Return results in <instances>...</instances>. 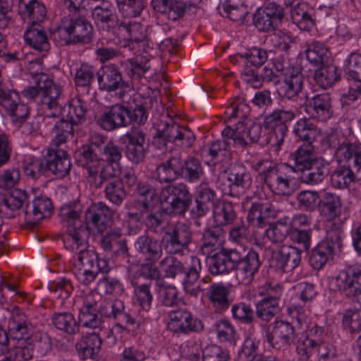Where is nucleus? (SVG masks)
<instances>
[{
    "mask_svg": "<svg viewBox=\"0 0 361 361\" xmlns=\"http://www.w3.org/2000/svg\"><path fill=\"white\" fill-rule=\"evenodd\" d=\"M87 226H82L67 228L63 237L65 247L75 252L70 262L71 271L77 281L84 286L94 281L99 273L108 274L111 269L107 259L87 248Z\"/></svg>",
    "mask_w": 361,
    "mask_h": 361,
    "instance_id": "nucleus-1",
    "label": "nucleus"
},
{
    "mask_svg": "<svg viewBox=\"0 0 361 361\" xmlns=\"http://www.w3.org/2000/svg\"><path fill=\"white\" fill-rule=\"evenodd\" d=\"M85 0H63L69 14L63 16L53 30L54 40L61 45L88 43L91 41L93 27L82 14L85 11Z\"/></svg>",
    "mask_w": 361,
    "mask_h": 361,
    "instance_id": "nucleus-2",
    "label": "nucleus"
},
{
    "mask_svg": "<svg viewBox=\"0 0 361 361\" xmlns=\"http://www.w3.org/2000/svg\"><path fill=\"white\" fill-rule=\"evenodd\" d=\"M31 82L34 85L24 88L21 94L29 99H35L39 97L38 102L39 109L44 117L56 116L61 112L59 99L62 95V88L56 84L52 78L43 72H30Z\"/></svg>",
    "mask_w": 361,
    "mask_h": 361,
    "instance_id": "nucleus-3",
    "label": "nucleus"
},
{
    "mask_svg": "<svg viewBox=\"0 0 361 361\" xmlns=\"http://www.w3.org/2000/svg\"><path fill=\"white\" fill-rule=\"evenodd\" d=\"M98 297L92 293H89L81 298L82 305L79 310H92L100 311V314L105 317L112 318L116 322L114 328L118 329V333L123 332L128 326H134L137 324L135 316L130 310H126L124 302L115 299L111 302L103 301L99 304Z\"/></svg>",
    "mask_w": 361,
    "mask_h": 361,
    "instance_id": "nucleus-4",
    "label": "nucleus"
},
{
    "mask_svg": "<svg viewBox=\"0 0 361 361\" xmlns=\"http://www.w3.org/2000/svg\"><path fill=\"white\" fill-rule=\"evenodd\" d=\"M258 172L262 183L275 195H290L291 193L290 183L293 180L291 173L293 167L288 164L280 166L273 164L268 160H259L254 166Z\"/></svg>",
    "mask_w": 361,
    "mask_h": 361,
    "instance_id": "nucleus-5",
    "label": "nucleus"
},
{
    "mask_svg": "<svg viewBox=\"0 0 361 361\" xmlns=\"http://www.w3.org/2000/svg\"><path fill=\"white\" fill-rule=\"evenodd\" d=\"M54 291L61 290V298H57L54 303V311L51 316V324L59 331L69 336L79 332V325L74 314L69 311L63 310L66 308L68 298L73 290V286L70 279L63 278L55 282L51 288Z\"/></svg>",
    "mask_w": 361,
    "mask_h": 361,
    "instance_id": "nucleus-6",
    "label": "nucleus"
},
{
    "mask_svg": "<svg viewBox=\"0 0 361 361\" xmlns=\"http://www.w3.org/2000/svg\"><path fill=\"white\" fill-rule=\"evenodd\" d=\"M195 140L192 130L171 121L158 126L153 136L152 145L159 149H163L168 142H172L183 149H189Z\"/></svg>",
    "mask_w": 361,
    "mask_h": 361,
    "instance_id": "nucleus-7",
    "label": "nucleus"
},
{
    "mask_svg": "<svg viewBox=\"0 0 361 361\" xmlns=\"http://www.w3.org/2000/svg\"><path fill=\"white\" fill-rule=\"evenodd\" d=\"M343 230L336 223L331 224L326 230V238L321 240L311 251L309 262L313 269H322L332 259L336 249L342 246Z\"/></svg>",
    "mask_w": 361,
    "mask_h": 361,
    "instance_id": "nucleus-8",
    "label": "nucleus"
},
{
    "mask_svg": "<svg viewBox=\"0 0 361 361\" xmlns=\"http://www.w3.org/2000/svg\"><path fill=\"white\" fill-rule=\"evenodd\" d=\"M160 198L166 213L180 216H185L192 202V195L184 183L166 186L161 190Z\"/></svg>",
    "mask_w": 361,
    "mask_h": 361,
    "instance_id": "nucleus-9",
    "label": "nucleus"
},
{
    "mask_svg": "<svg viewBox=\"0 0 361 361\" xmlns=\"http://www.w3.org/2000/svg\"><path fill=\"white\" fill-rule=\"evenodd\" d=\"M192 239L191 226L185 222L178 221L168 228L163 240L169 254L183 255L184 252L189 250Z\"/></svg>",
    "mask_w": 361,
    "mask_h": 361,
    "instance_id": "nucleus-10",
    "label": "nucleus"
},
{
    "mask_svg": "<svg viewBox=\"0 0 361 361\" xmlns=\"http://www.w3.org/2000/svg\"><path fill=\"white\" fill-rule=\"evenodd\" d=\"M261 329L267 341L277 350L287 349L296 338L293 325L283 320H276L271 325L261 324Z\"/></svg>",
    "mask_w": 361,
    "mask_h": 361,
    "instance_id": "nucleus-11",
    "label": "nucleus"
},
{
    "mask_svg": "<svg viewBox=\"0 0 361 361\" xmlns=\"http://www.w3.org/2000/svg\"><path fill=\"white\" fill-rule=\"evenodd\" d=\"M168 317V328L173 333L188 335L200 333L204 329L202 320L185 308L170 311Z\"/></svg>",
    "mask_w": 361,
    "mask_h": 361,
    "instance_id": "nucleus-12",
    "label": "nucleus"
},
{
    "mask_svg": "<svg viewBox=\"0 0 361 361\" xmlns=\"http://www.w3.org/2000/svg\"><path fill=\"white\" fill-rule=\"evenodd\" d=\"M228 187L224 190V195L239 198L251 187L252 179L250 173L240 163L231 164L227 171Z\"/></svg>",
    "mask_w": 361,
    "mask_h": 361,
    "instance_id": "nucleus-13",
    "label": "nucleus"
},
{
    "mask_svg": "<svg viewBox=\"0 0 361 361\" xmlns=\"http://www.w3.org/2000/svg\"><path fill=\"white\" fill-rule=\"evenodd\" d=\"M262 127L259 123H250L245 121H238L233 127L226 126L225 135L226 137L233 136V146L238 148H245L252 143L257 142L261 137Z\"/></svg>",
    "mask_w": 361,
    "mask_h": 361,
    "instance_id": "nucleus-14",
    "label": "nucleus"
},
{
    "mask_svg": "<svg viewBox=\"0 0 361 361\" xmlns=\"http://www.w3.org/2000/svg\"><path fill=\"white\" fill-rule=\"evenodd\" d=\"M99 88L109 92L119 90L118 97L123 98L130 89L128 82L123 79L122 74L115 64L102 66L97 72Z\"/></svg>",
    "mask_w": 361,
    "mask_h": 361,
    "instance_id": "nucleus-15",
    "label": "nucleus"
},
{
    "mask_svg": "<svg viewBox=\"0 0 361 361\" xmlns=\"http://www.w3.org/2000/svg\"><path fill=\"white\" fill-rule=\"evenodd\" d=\"M237 257H238V261L234 264L235 278L240 283L250 284L262 265L259 253L250 249L246 255H243L240 251L237 250Z\"/></svg>",
    "mask_w": 361,
    "mask_h": 361,
    "instance_id": "nucleus-16",
    "label": "nucleus"
},
{
    "mask_svg": "<svg viewBox=\"0 0 361 361\" xmlns=\"http://www.w3.org/2000/svg\"><path fill=\"white\" fill-rule=\"evenodd\" d=\"M34 326L27 316L15 307L8 321L9 340L16 343H32Z\"/></svg>",
    "mask_w": 361,
    "mask_h": 361,
    "instance_id": "nucleus-17",
    "label": "nucleus"
},
{
    "mask_svg": "<svg viewBox=\"0 0 361 361\" xmlns=\"http://www.w3.org/2000/svg\"><path fill=\"white\" fill-rule=\"evenodd\" d=\"M283 16V8L272 2L263 8L257 9L253 16L252 22L259 31L268 32L276 29Z\"/></svg>",
    "mask_w": 361,
    "mask_h": 361,
    "instance_id": "nucleus-18",
    "label": "nucleus"
},
{
    "mask_svg": "<svg viewBox=\"0 0 361 361\" xmlns=\"http://www.w3.org/2000/svg\"><path fill=\"white\" fill-rule=\"evenodd\" d=\"M225 128L221 133L222 140L209 142L202 149L201 156L207 158V162L216 165L228 161L231 157V145H233V137H226Z\"/></svg>",
    "mask_w": 361,
    "mask_h": 361,
    "instance_id": "nucleus-19",
    "label": "nucleus"
},
{
    "mask_svg": "<svg viewBox=\"0 0 361 361\" xmlns=\"http://www.w3.org/2000/svg\"><path fill=\"white\" fill-rule=\"evenodd\" d=\"M305 111L313 120L326 122L334 115L331 96L327 93H322L307 98Z\"/></svg>",
    "mask_w": 361,
    "mask_h": 361,
    "instance_id": "nucleus-20",
    "label": "nucleus"
},
{
    "mask_svg": "<svg viewBox=\"0 0 361 361\" xmlns=\"http://www.w3.org/2000/svg\"><path fill=\"white\" fill-rule=\"evenodd\" d=\"M125 137L127 143L125 147L126 158L133 164H139L144 161L147 153L145 147L146 134L139 128H133L128 132Z\"/></svg>",
    "mask_w": 361,
    "mask_h": 361,
    "instance_id": "nucleus-21",
    "label": "nucleus"
},
{
    "mask_svg": "<svg viewBox=\"0 0 361 361\" xmlns=\"http://www.w3.org/2000/svg\"><path fill=\"white\" fill-rule=\"evenodd\" d=\"M237 259L236 249L221 248L220 251L207 256V264L212 275H219L234 270Z\"/></svg>",
    "mask_w": 361,
    "mask_h": 361,
    "instance_id": "nucleus-22",
    "label": "nucleus"
},
{
    "mask_svg": "<svg viewBox=\"0 0 361 361\" xmlns=\"http://www.w3.org/2000/svg\"><path fill=\"white\" fill-rule=\"evenodd\" d=\"M251 200L247 197L243 201V208L248 210L247 221L254 226L263 227L269 222V218L275 217L276 210L269 203Z\"/></svg>",
    "mask_w": 361,
    "mask_h": 361,
    "instance_id": "nucleus-23",
    "label": "nucleus"
},
{
    "mask_svg": "<svg viewBox=\"0 0 361 361\" xmlns=\"http://www.w3.org/2000/svg\"><path fill=\"white\" fill-rule=\"evenodd\" d=\"M129 108L121 104H115L107 107L97 120V124L104 130L111 131L126 127Z\"/></svg>",
    "mask_w": 361,
    "mask_h": 361,
    "instance_id": "nucleus-24",
    "label": "nucleus"
},
{
    "mask_svg": "<svg viewBox=\"0 0 361 361\" xmlns=\"http://www.w3.org/2000/svg\"><path fill=\"white\" fill-rule=\"evenodd\" d=\"M101 247L106 252L112 253L115 257H120L130 261V254L126 240L122 239L120 228H114L108 231L100 239Z\"/></svg>",
    "mask_w": 361,
    "mask_h": 361,
    "instance_id": "nucleus-25",
    "label": "nucleus"
},
{
    "mask_svg": "<svg viewBox=\"0 0 361 361\" xmlns=\"http://www.w3.org/2000/svg\"><path fill=\"white\" fill-rule=\"evenodd\" d=\"M301 254L302 252L296 247L283 246L274 253L271 265L278 271L290 273L300 265Z\"/></svg>",
    "mask_w": 361,
    "mask_h": 361,
    "instance_id": "nucleus-26",
    "label": "nucleus"
},
{
    "mask_svg": "<svg viewBox=\"0 0 361 361\" xmlns=\"http://www.w3.org/2000/svg\"><path fill=\"white\" fill-rule=\"evenodd\" d=\"M116 211L102 202L92 204L85 212V221L92 225L100 233L109 227L113 220Z\"/></svg>",
    "mask_w": 361,
    "mask_h": 361,
    "instance_id": "nucleus-27",
    "label": "nucleus"
},
{
    "mask_svg": "<svg viewBox=\"0 0 361 361\" xmlns=\"http://www.w3.org/2000/svg\"><path fill=\"white\" fill-rule=\"evenodd\" d=\"M46 159L49 176L53 174L58 178H63L70 173L72 166L71 157L65 150L49 149Z\"/></svg>",
    "mask_w": 361,
    "mask_h": 361,
    "instance_id": "nucleus-28",
    "label": "nucleus"
},
{
    "mask_svg": "<svg viewBox=\"0 0 361 361\" xmlns=\"http://www.w3.org/2000/svg\"><path fill=\"white\" fill-rule=\"evenodd\" d=\"M19 99L18 94L11 90L3 104V109L6 114L11 118L14 126L29 127V123L26 122V120L30 115V108L27 104L20 102Z\"/></svg>",
    "mask_w": 361,
    "mask_h": 361,
    "instance_id": "nucleus-29",
    "label": "nucleus"
},
{
    "mask_svg": "<svg viewBox=\"0 0 361 361\" xmlns=\"http://www.w3.org/2000/svg\"><path fill=\"white\" fill-rule=\"evenodd\" d=\"M342 208L343 200L341 195L326 190L322 192L318 212L322 218L333 224L342 214Z\"/></svg>",
    "mask_w": 361,
    "mask_h": 361,
    "instance_id": "nucleus-30",
    "label": "nucleus"
},
{
    "mask_svg": "<svg viewBox=\"0 0 361 361\" xmlns=\"http://www.w3.org/2000/svg\"><path fill=\"white\" fill-rule=\"evenodd\" d=\"M18 13L29 27L40 25L47 16L46 7L39 0H19Z\"/></svg>",
    "mask_w": 361,
    "mask_h": 361,
    "instance_id": "nucleus-31",
    "label": "nucleus"
},
{
    "mask_svg": "<svg viewBox=\"0 0 361 361\" xmlns=\"http://www.w3.org/2000/svg\"><path fill=\"white\" fill-rule=\"evenodd\" d=\"M61 97L59 99V106L61 112L56 116H47L48 118H58L61 116L68 122L75 126H78L85 121V114L87 112V106L82 99L75 97L68 101V104L63 106L61 104Z\"/></svg>",
    "mask_w": 361,
    "mask_h": 361,
    "instance_id": "nucleus-32",
    "label": "nucleus"
},
{
    "mask_svg": "<svg viewBox=\"0 0 361 361\" xmlns=\"http://www.w3.org/2000/svg\"><path fill=\"white\" fill-rule=\"evenodd\" d=\"M335 157L339 163H351L358 171V178L361 180V142H343L336 149Z\"/></svg>",
    "mask_w": 361,
    "mask_h": 361,
    "instance_id": "nucleus-33",
    "label": "nucleus"
},
{
    "mask_svg": "<svg viewBox=\"0 0 361 361\" xmlns=\"http://www.w3.org/2000/svg\"><path fill=\"white\" fill-rule=\"evenodd\" d=\"M78 166L87 170V181L91 187L101 188L105 181L108 182L109 176L105 171L103 160L75 159Z\"/></svg>",
    "mask_w": 361,
    "mask_h": 361,
    "instance_id": "nucleus-34",
    "label": "nucleus"
},
{
    "mask_svg": "<svg viewBox=\"0 0 361 361\" xmlns=\"http://www.w3.org/2000/svg\"><path fill=\"white\" fill-rule=\"evenodd\" d=\"M202 269L200 259L195 256L191 257L190 267L185 270L183 286L185 293L197 298L200 293L207 289L204 286L198 283L200 272Z\"/></svg>",
    "mask_w": 361,
    "mask_h": 361,
    "instance_id": "nucleus-35",
    "label": "nucleus"
},
{
    "mask_svg": "<svg viewBox=\"0 0 361 361\" xmlns=\"http://www.w3.org/2000/svg\"><path fill=\"white\" fill-rule=\"evenodd\" d=\"M135 247L146 262H157L163 255L161 242L149 235L139 236L135 242Z\"/></svg>",
    "mask_w": 361,
    "mask_h": 361,
    "instance_id": "nucleus-36",
    "label": "nucleus"
},
{
    "mask_svg": "<svg viewBox=\"0 0 361 361\" xmlns=\"http://www.w3.org/2000/svg\"><path fill=\"white\" fill-rule=\"evenodd\" d=\"M151 4L155 12L173 21L183 18L189 7L188 2L185 0H152Z\"/></svg>",
    "mask_w": 361,
    "mask_h": 361,
    "instance_id": "nucleus-37",
    "label": "nucleus"
},
{
    "mask_svg": "<svg viewBox=\"0 0 361 361\" xmlns=\"http://www.w3.org/2000/svg\"><path fill=\"white\" fill-rule=\"evenodd\" d=\"M179 175L180 178L190 183L200 180L204 175V171L201 161L194 156H188L183 159L179 153Z\"/></svg>",
    "mask_w": 361,
    "mask_h": 361,
    "instance_id": "nucleus-38",
    "label": "nucleus"
},
{
    "mask_svg": "<svg viewBox=\"0 0 361 361\" xmlns=\"http://www.w3.org/2000/svg\"><path fill=\"white\" fill-rule=\"evenodd\" d=\"M118 30L120 32H125V38L140 45L144 51H147L146 47H149L147 28L143 24L132 20H124L119 23Z\"/></svg>",
    "mask_w": 361,
    "mask_h": 361,
    "instance_id": "nucleus-39",
    "label": "nucleus"
},
{
    "mask_svg": "<svg viewBox=\"0 0 361 361\" xmlns=\"http://www.w3.org/2000/svg\"><path fill=\"white\" fill-rule=\"evenodd\" d=\"M207 298L216 312L221 313L228 309L231 300L229 299L230 287L222 283H212L209 286Z\"/></svg>",
    "mask_w": 361,
    "mask_h": 361,
    "instance_id": "nucleus-40",
    "label": "nucleus"
},
{
    "mask_svg": "<svg viewBox=\"0 0 361 361\" xmlns=\"http://www.w3.org/2000/svg\"><path fill=\"white\" fill-rule=\"evenodd\" d=\"M27 199L25 191L14 189L6 195L0 202V216L11 219L15 216V212L19 210Z\"/></svg>",
    "mask_w": 361,
    "mask_h": 361,
    "instance_id": "nucleus-41",
    "label": "nucleus"
},
{
    "mask_svg": "<svg viewBox=\"0 0 361 361\" xmlns=\"http://www.w3.org/2000/svg\"><path fill=\"white\" fill-rule=\"evenodd\" d=\"M92 17L97 25L114 28L118 26V18L114 6L109 1H102L92 9Z\"/></svg>",
    "mask_w": 361,
    "mask_h": 361,
    "instance_id": "nucleus-42",
    "label": "nucleus"
},
{
    "mask_svg": "<svg viewBox=\"0 0 361 361\" xmlns=\"http://www.w3.org/2000/svg\"><path fill=\"white\" fill-rule=\"evenodd\" d=\"M301 182L309 185H316L323 182L329 174L326 163L316 159L307 168L301 171Z\"/></svg>",
    "mask_w": 361,
    "mask_h": 361,
    "instance_id": "nucleus-43",
    "label": "nucleus"
},
{
    "mask_svg": "<svg viewBox=\"0 0 361 361\" xmlns=\"http://www.w3.org/2000/svg\"><path fill=\"white\" fill-rule=\"evenodd\" d=\"M24 39L26 43L35 51L40 53L42 56H46L50 49L47 34L40 25L29 27L25 31Z\"/></svg>",
    "mask_w": 361,
    "mask_h": 361,
    "instance_id": "nucleus-44",
    "label": "nucleus"
},
{
    "mask_svg": "<svg viewBox=\"0 0 361 361\" xmlns=\"http://www.w3.org/2000/svg\"><path fill=\"white\" fill-rule=\"evenodd\" d=\"M179 167V153H176L157 166L154 177L161 183L173 182L180 178Z\"/></svg>",
    "mask_w": 361,
    "mask_h": 361,
    "instance_id": "nucleus-45",
    "label": "nucleus"
},
{
    "mask_svg": "<svg viewBox=\"0 0 361 361\" xmlns=\"http://www.w3.org/2000/svg\"><path fill=\"white\" fill-rule=\"evenodd\" d=\"M82 209L83 207L80 201L70 202L61 207L59 216L67 228L85 226L80 219Z\"/></svg>",
    "mask_w": 361,
    "mask_h": 361,
    "instance_id": "nucleus-46",
    "label": "nucleus"
},
{
    "mask_svg": "<svg viewBox=\"0 0 361 361\" xmlns=\"http://www.w3.org/2000/svg\"><path fill=\"white\" fill-rule=\"evenodd\" d=\"M331 183L333 188L338 190L348 188L352 183L361 187V180L358 178V171L355 173L348 166H341L336 169L331 175Z\"/></svg>",
    "mask_w": 361,
    "mask_h": 361,
    "instance_id": "nucleus-47",
    "label": "nucleus"
},
{
    "mask_svg": "<svg viewBox=\"0 0 361 361\" xmlns=\"http://www.w3.org/2000/svg\"><path fill=\"white\" fill-rule=\"evenodd\" d=\"M311 119L310 117L301 118L295 122L293 128L295 137L309 145H312L321 134L320 129Z\"/></svg>",
    "mask_w": 361,
    "mask_h": 361,
    "instance_id": "nucleus-48",
    "label": "nucleus"
},
{
    "mask_svg": "<svg viewBox=\"0 0 361 361\" xmlns=\"http://www.w3.org/2000/svg\"><path fill=\"white\" fill-rule=\"evenodd\" d=\"M102 340L97 333L87 334L82 336L76 348L79 355L84 359H94L98 356Z\"/></svg>",
    "mask_w": 361,
    "mask_h": 361,
    "instance_id": "nucleus-49",
    "label": "nucleus"
},
{
    "mask_svg": "<svg viewBox=\"0 0 361 361\" xmlns=\"http://www.w3.org/2000/svg\"><path fill=\"white\" fill-rule=\"evenodd\" d=\"M107 137L102 135H94L91 137L90 144L83 145L75 152V159H88V160H103L97 152L102 153V149L107 142Z\"/></svg>",
    "mask_w": 361,
    "mask_h": 361,
    "instance_id": "nucleus-50",
    "label": "nucleus"
},
{
    "mask_svg": "<svg viewBox=\"0 0 361 361\" xmlns=\"http://www.w3.org/2000/svg\"><path fill=\"white\" fill-rule=\"evenodd\" d=\"M156 293L158 302L164 307H175L180 303L179 291L171 284H166L164 280L156 282Z\"/></svg>",
    "mask_w": 361,
    "mask_h": 361,
    "instance_id": "nucleus-51",
    "label": "nucleus"
},
{
    "mask_svg": "<svg viewBox=\"0 0 361 361\" xmlns=\"http://www.w3.org/2000/svg\"><path fill=\"white\" fill-rule=\"evenodd\" d=\"M303 79V75L300 71H293L285 77L279 90L280 95L287 99H293L302 92Z\"/></svg>",
    "mask_w": 361,
    "mask_h": 361,
    "instance_id": "nucleus-52",
    "label": "nucleus"
},
{
    "mask_svg": "<svg viewBox=\"0 0 361 361\" xmlns=\"http://www.w3.org/2000/svg\"><path fill=\"white\" fill-rule=\"evenodd\" d=\"M306 57L307 61L314 66H321L329 62L331 52L322 42L314 41L307 46Z\"/></svg>",
    "mask_w": 361,
    "mask_h": 361,
    "instance_id": "nucleus-53",
    "label": "nucleus"
},
{
    "mask_svg": "<svg viewBox=\"0 0 361 361\" xmlns=\"http://www.w3.org/2000/svg\"><path fill=\"white\" fill-rule=\"evenodd\" d=\"M264 126L272 133L271 140L274 142V145L280 147L284 142V137L288 130V126L282 123L276 114L272 111L264 117Z\"/></svg>",
    "mask_w": 361,
    "mask_h": 361,
    "instance_id": "nucleus-54",
    "label": "nucleus"
},
{
    "mask_svg": "<svg viewBox=\"0 0 361 361\" xmlns=\"http://www.w3.org/2000/svg\"><path fill=\"white\" fill-rule=\"evenodd\" d=\"M133 295L142 310L148 312L152 307L153 294L151 291L152 281L140 283L137 280L132 279Z\"/></svg>",
    "mask_w": 361,
    "mask_h": 361,
    "instance_id": "nucleus-55",
    "label": "nucleus"
},
{
    "mask_svg": "<svg viewBox=\"0 0 361 361\" xmlns=\"http://www.w3.org/2000/svg\"><path fill=\"white\" fill-rule=\"evenodd\" d=\"M213 218L217 226H227L235 222L238 215L234 205L231 202L224 201L214 208Z\"/></svg>",
    "mask_w": 361,
    "mask_h": 361,
    "instance_id": "nucleus-56",
    "label": "nucleus"
},
{
    "mask_svg": "<svg viewBox=\"0 0 361 361\" xmlns=\"http://www.w3.org/2000/svg\"><path fill=\"white\" fill-rule=\"evenodd\" d=\"M73 126L62 117L55 123L51 131L53 136L51 143L55 148L59 149L61 145L66 143L70 138L73 137Z\"/></svg>",
    "mask_w": 361,
    "mask_h": 361,
    "instance_id": "nucleus-57",
    "label": "nucleus"
},
{
    "mask_svg": "<svg viewBox=\"0 0 361 361\" xmlns=\"http://www.w3.org/2000/svg\"><path fill=\"white\" fill-rule=\"evenodd\" d=\"M336 283L338 289H345V287L361 286V264L350 267L340 271L336 278Z\"/></svg>",
    "mask_w": 361,
    "mask_h": 361,
    "instance_id": "nucleus-58",
    "label": "nucleus"
},
{
    "mask_svg": "<svg viewBox=\"0 0 361 361\" xmlns=\"http://www.w3.org/2000/svg\"><path fill=\"white\" fill-rule=\"evenodd\" d=\"M314 79L320 87L327 89L339 80L340 76L336 66L326 63L315 71Z\"/></svg>",
    "mask_w": 361,
    "mask_h": 361,
    "instance_id": "nucleus-59",
    "label": "nucleus"
},
{
    "mask_svg": "<svg viewBox=\"0 0 361 361\" xmlns=\"http://www.w3.org/2000/svg\"><path fill=\"white\" fill-rule=\"evenodd\" d=\"M221 230L216 227L206 229L202 235L200 250L204 255H210L221 247Z\"/></svg>",
    "mask_w": 361,
    "mask_h": 361,
    "instance_id": "nucleus-60",
    "label": "nucleus"
},
{
    "mask_svg": "<svg viewBox=\"0 0 361 361\" xmlns=\"http://www.w3.org/2000/svg\"><path fill=\"white\" fill-rule=\"evenodd\" d=\"M234 59L242 61L247 66L250 65L259 68L267 61L268 52L264 49L255 47L245 52L236 54Z\"/></svg>",
    "mask_w": 361,
    "mask_h": 361,
    "instance_id": "nucleus-61",
    "label": "nucleus"
},
{
    "mask_svg": "<svg viewBox=\"0 0 361 361\" xmlns=\"http://www.w3.org/2000/svg\"><path fill=\"white\" fill-rule=\"evenodd\" d=\"M23 171L25 175L32 180H37L42 176L48 177L46 155L35 158L31 157L25 163Z\"/></svg>",
    "mask_w": 361,
    "mask_h": 361,
    "instance_id": "nucleus-62",
    "label": "nucleus"
},
{
    "mask_svg": "<svg viewBox=\"0 0 361 361\" xmlns=\"http://www.w3.org/2000/svg\"><path fill=\"white\" fill-rule=\"evenodd\" d=\"M169 221L166 215L160 211H156L154 212L147 214L143 220V224L146 226L147 229L157 235H161L163 233H165L166 228L169 226Z\"/></svg>",
    "mask_w": 361,
    "mask_h": 361,
    "instance_id": "nucleus-63",
    "label": "nucleus"
},
{
    "mask_svg": "<svg viewBox=\"0 0 361 361\" xmlns=\"http://www.w3.org/2000/svg\"><path fill=\"white\" fill-rule=\"evenodd\" d=\"M341 323L344 329L351 334L361 331V310L357 307H350L345 310Z\"/></svg>",
    "mask_w": 361,
    "mask_h": 361,
    "instance_id": "nucleus-64",
    "label": "nucleus"
}]
</instances>
